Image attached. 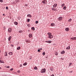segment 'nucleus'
I'll return each mask as SVG.
<instances>
[{
  "instance_id": "nucleus-1",
  "label": "nucleus",
  "mask_w": 76,
  "mask_h": 76,
  "mask_svg": "<svg viewBox=\"0 0 76 76\" xmlns=\"http://www.w3.org/2000/svg\"><path fill=\"white\" fill-rule=\"evenodd\" d=\"M48 35H49V36L48 37L49 38H53V36L51 35V33H48Z\"/></svg>"
},
{
  "instance_id": "nucleus-2",
  "label": "nucleus",
  "mask_w": 76,
  "mask_h": 76,
  "mask_svg": "<svg viewBox=\"0 0 76 76\" xmlns=\"http://www.w3.org/2000/svg\"><path fill=\"white\" fill-rule=\"evenodd\" d=\"M46 72V69L45 68H43L42 69L41 71V73H45Z\"/></svg>"
},
{
  "instance_id": "nucleus-3",
  "label": "nucleus",
  "mask_w": 76,
  "mask_h": 76,
  "mask_svg": "<svg viewBox=\"0 0 76 76\" xmlns=\"http://www.w3.org/2000/svg\"><path fill=\"white\" fill-rule=\"evenodd\" d=\"M8 32L10 33L12 31V29L11 28H10L8 29Z\"/></svg>"
},
{
  "instance_id": "nucleus-4",
  "label": "nucleus",
  "mask_w": 76,
  "mask_h": 76,
  "mask_svg": "<svg viewBox=\"0 0 76 76\" xmlns=\"http://www.w3.org/2000/svg\"><path fill=\"white\" fill-rule=\"evenodd\" d=\"M58 20L60 21V20H63V18L62 17H59L58 18Z\"/></svg>"
},
{
  "instance_id": "nucleus-5",
  "label": "nucleus",
  "mask_w": 76,
  "mask_h": 76,
  "mask_svg": "<svg viewBox=\"0 0 76 76\" xmlns=\"http://www.w3.org/2000/svg\"><path fill=\"white\" fill-rule=\"evenodd\" d=\"M47 1L46 0H44L42 1V3L43 4H46L47 3Z\"/></svg>"
},
{
  "instance_id": "nucleus-6",
  "label": "nucleus",
  "mask_w": 76,
  "mask_h": 76,
  "mask_svg": "<svg viewBox=\"0 0 76 76\" xmlns=\"http://www.w3.org/2000/svg\"><path fill=\"white\" fill-rule=\"evenodd\" d=\"M57 4H55L53 6V7L54 8V7L56 8V7H57Z\"/></svg>"
},
{
  "instance_id": "nucleus-7",
  "label": "nucleus",
  "mask_w": 76,
  "mask_h": 76,
  "mask_svg": "<svg viewBox=\"0 0 76 76\" xmlns=\"http://www.w3.org/2000/svg\"><path fill=\"white\" fill-rule=\"evenodd\" d=\"M71 39H72V40H76V37L71 38Z\"/></svg>"
},
{
  "instance_id": "nucleus-8",
  "label": "nucleus",
  "mask_w": 76,
  "mask_h": 76,
  "mask_svg": "<svg viewBox=\"0 0 76 76\" xmlns=\"http://www.w3.org/2000/svg\"><path fill=\"white\" fill-rule=\"evenodd\" d=\"M46 42H47V43H51L52 42V41H46Z\"/></svg>"
},
{
  "instance_id": "nucleus-9",
  "label": "nucleus",
  "mask_w": 76,
  "mask_h": 76,
  "mask_svg": "<svg viewBox=\"0 0 76 76\" xmlns=\"http://www.w3.org/2000/svg\"><path fill=\"white\" fill-rule=\"evenodd\" d=\"M61 54H64V53H65V51L63 50L61 52Z\"/></svg>"
},
{
  "instance_id": "nucleus-10",
  "label": "nucleus",
  "mask_w": 76,
  "mask_h": 76,
  "mask_svg": "<svg viewBox=\"0 0 76 76\" xmlns=\"http://www.w3.org/2000/svg\"><path fill=\"white\" fill-rule=\"evenodd\" d=\"M9 54L10 56H12V55H13V53H12V52H10L9 53Z\"/></svg>"
},
{
  "instance_id": "nucleus-11",
  "label": "nucleus",
  "mask_w": 76,
  "mask_h": 76,
  "mask_svg": "<svg viewBox=\"0 0 76 76\" xmlns=\"http://www.w3.org/2000/svg\"><path fill=\"white\" fill-rule=\"evenodd\" d=\"M29 38H31L32 37V35L31 34H29L28 35Z\"/></svg>"
},
{
  "instance_id": "nucleus-12",
  "label": "nucleus",
  "mask_w": 76,
  "mask_h": 76,
  "mask_svg": "<svg viewBox=\"0 0 76 76\" xmlns=\"http://www.w3.org/2000/svg\"><path fill=\"white\" fill-rule=\"evenodd\" d=\"M55 54L56 55V56H58V53L57 52H55Z\"/></svg>"
},
{
  "instance_id": "nucleus-13",
  "label": "nucleus",
  "mask_w": 76,
  "mask_h": 76,
  "mask_svg": "<svg viewBox=\"0 0 76 76\" xmlns=\"http://www.w3.org/2000/svg\"><path fill=\"white\" fill-rule=\"evenodd\" d=\"M65 31H69V28H66L65 29Z\"/></svg>"
},
{
  "instance_id": "nucleus-14",
  "label": "nucleus",
  "mask_w": 76,
  "mask_h": 76,
  "mask_svg": "<svg viewBox=\"0 0 76 76\" xmlns=\"http://www.w3.org/2000/svg\"><path fill=\"white\" fill-rule=\"evenodd\" d=\"M52 10H54V11H56V9H55L54 8H52Z\"/></svg>"
},
{
  "instance_id": "nucleus-15",
  "label": "nucleus",
  "mask_w": 76,
  "mask_h": 76,
  "mask_svg": "<svg viewBox=\"0 0 76 76\" xmlns=\"http://www.w3.org/2000/svg\"><path fill=\"white\" fill-rule=\"evenodd\" d=\"M5 56H7V52H5L4 53Z\"/></svg>"
},
{
  "instance_id": "nucleus-16",
  "label": "nucleus",
  "mask_w": 76,
  "mask_h": 76,
  "mask_svg": "<svg viewBox=\"0 0 76 76\" xmlns=\"http://www.w3.org/2000/svg\"><path fill=\"white\" fill-rule=\"evenodd\" d=\"M34 70H38V68L37 66H35L34 67Z\"/></svg>"
},
{
  "instance_id": "nucleus-17",
  "label": "nucleus",
  "mask_w": 76,
  "mask_h": 76,
  "mask_svg": "<svg viewBox=\"0 0 76 76\" xmlns=\"http://www.w3.org/2000/svg\"><path fill=\"white\" fill-rule=\"evenodd\" d=\"M27 16L28 17H29V18H31V17H32V16L30 14L27 15Z\"/></svg>"
},
{
  "instance_id": "nucleus-18",
  "label": "nucleus",
  "mask_w": 76,
  "mask_h": 76,
  "mask_svg": "<svg viewBox=\"0 0 76 76\" xmlns=\"http://www.w3.org/2000/svg\"><path fill=\"white\" fill-rule=\"evenodd\" d=\"M11 38H12V37L11 36H10L8 38V40L9 41H10V39H11Z\"/></svg>"
},
{
  "instance_id": "nucleus-19",
  "label": "nucleus",
  "mask_w": 76,
  "mask_h": 76,
  "mask_svg": "<svg viewBox=\"0 0 76 76\" xmlns=\"http://www.w3.org/2000/svg\"><path fill=\"white\" fill-rule=\"evenodd\" d=\"M0 63H4V62L3 61L0 60Z\"/></svg>"
},
{
  "instance_id": "nucleus-20",
  "label": "nucleus",
  "mask_w": 76,
  "mask_h": 76,
  "mask_svg": "<svg viewBox=\"0 0 76 76\" xmlns=\"http://www.w3.org/2000/svg\"><path fill=\"white\" fill-rule=\"evenodd\" d=\"M23 66H26V65H27V63L26 62H25L23 64Z\"/></svg>"
},
{
  "instance_id": "nucleus-21",
  "label": "nucleus",
  "mask_w": 76,
  "mask_h": 76,
  "mask_svg": "<svg viewBox=\"0 0 76 76\" xmlns=\"http://www.w3.org/2000/svg\"><path fill=\"white\" fill-rule=\"evenodd\" d=\"M15 24L16 25H17L18 24V23L16 22H15Z\"/></svg>"
},
{
  "instance_id": "nucleus-22",
  "label": "nucleus",
  "mask_w": 76,
  "mask_h": 76,
  "mask_svg": "<svg viewBox=\"0 0 76 76\" xmlns=\"http://www.w3.org/2000/svg\"><path fill=\"white\" fill-rule=\"evenodd\" d=\"M51 25L52 26H55V24L54 23L51 24Z\"/></svg>"
},
{
  "instance_id": "nucleus-23",
  "label": "nucleus",
  "mask_w": 76,
  "mask_h": 76,
  "mask_svg": "<svg viewBox=\"0 0 76 76\" xmlns=\"http://www.w3.org/2000/svg\"><path fill=\"white\" fill-rule=\"evenodd\" d=\"M31 29L33 30V31H35V28L34 27H32L31 28Z\"/></svg>"
},
{
  "instance_id": "nucleus-24",
  "label": "nucleus",
  "mask_w": 76,
  "mask_h": 76,
  "mask_svg": "<svg viewBox=\"0 0 76 76\" xmlns=\"http://www.w3.org/2000/svg\"><path fill=\"white\" fill-rule=\"evenodd\" d=\"M65 5V4H63L62 5V7H64V6Z\"/></svg>"
},
{
  "instance_id": "nucleus-25",
  "label": "nucleus",
  "mask_w": 76,
  "mask_h": 76,
  "mask_svg": "<svg viewBox=\"0 0 76 76\" xmlns=\"http://www.w3.org/2000/svg\"><path fill=\"white\" fill-rule=\"evenodd\" d=\"M64 10H66V7H64L63 8Z\"/></svg>"
},
{
  "instance_id": "nucleus-26",
  "label": "nucleus",
  "mask_w": 76,
  "mask_h": 76,
  "mask_svg": "<svg viewBox=\"0 0 76 76\" xmlns=\"http://www.w3.org/2000/svg\"><path fill=\"white\" fill-rule=\"evenodd\" d=\"M45 52H43V53H42L43 55L44 56L45 55Z\"/></svg>"
},
{
  "instance_id": "nucleus-27",
  "label": "nucleus",
  "mask_w": 76,
  "mask_h": 76,
  "mask_svg": "<svg viewBox=\"0 0 76 76\" xmlns=\"http://www.w3.org/2000/svg\"><path fill=\"white\" fill-rule=\"evenodd\" d=\"M72 20V19L70 18L68 20L69 22H71V21Z\"/></svg>"
},
{
  "instance_id": "nucleus-28",
  "label": "nucleus",
  "mask_w": 76,
  "mask_h": 76,
  "mask_svg": "<svg viewBox=\"0 0 76 76\" xmlns=\"http://www.w3.org/2000/svg\"><path fill=\"white\" fill-rule=\"evenodd\" d=\"M29 21H30V19H27V22H29Z\"/></svg>"
},
{
  "instance_id": "nucleus-29",
  "label": "nucleus",
  "mask_w": 76,
  "mask_h": 76,
  "mask_svg": "<svg viewBox=\"0 0 76 76\" xmlns=\"http://www.w3.org/2000/svg\"><path fill=\"white\" fill-rule=\"evenodd\" d=\"M39 52V53H40V52H41V50H40L39 49H38L37 50Z\"/></svg>"
},
{
  "instance_id": "nucleus-30",
  "label": "nucleus",
  "mask_w": 76,
  "mask_h": 76,
  "mask_svg": "<svg viewBox=\"0 0 76 76\" xmlns=\"http://www.w3.org/2000/svg\"><path fill=\"white\" fill-rule=\"evenodd\" d=\"M53 68L52 67L51 68V69H50V70H51V71H53Z\"/></svg>"
},
{
  "instance_id": "nucleus-31",
  "label": "nucleus",
  "mask_w": 76,
  "mask_h": 76,
  "mask_svg": "<svg viewBox=\"0 0 76 76\" xmlns=\"http://www.w3.org/2000/svg\"><path fill=\"white\" fill-rule=\"evenodd\" d=\"M0 2H1V3H2L3 2V0H0Z\"/></svg>"
},
{
  "instance_id": "nucleus-32",
  "label": "nucleus",
  "mask_w": 76,
  "mask_h": 76,
  "mask_svg": "<svg viewBox=\"0 0 76 76\" xmlns=\"http://www.w3.org/2000/svg\"><path fill=\"white\" fill-rule=\"evenodd\" d=\"M19 33H22V31H19Z\"/></svg>"
},
{
  "instance_id": "nucleus-33",
  "label": "nucleus",
  "mask_w": 76,
  "mask_h": 76,
  "mask_svg": "<svg viewBox=\"0 0 76 76\" xmlns=\"http://www.w3.org/2000/svg\"><path fill=\"white\" fill-rule=\"evenodd\" d=\"M11 47H13L14 46L13 45H11Z\"/></svg>"
},
{
  "instance_id": "nucleus-34",
  "label": "nucleus",
  "mask_w": 76,
  "mask_h": 76,
  "mask_svg": "<svg viewBox=\"0 0 76 76\" xmlns=\"http://www.w3.org/2000/svg\"><path fill=\"white\" fill-rule=\"evenodd\" d=\"M70 48H66V50H69Z\"/></svg>"
},
{
  "instance_id": "nucleus-35",
  "label": "nucleus",
  "mask_w": 76,
  "mask_h": 76,
  "mask_svg": "<svg viewBox=\"0 0 76 76\" xmlns=\"http://www.w3.org/2000/svg\"><path fill=\"white\" fill-rule=\"evenodd\" d=\"M10 70H11V71H12V70H13V68H11L10 69Z\"/></svg>"
},
{
  "instance_id": "nucleus-36",
  "label": "nucleus",
  "mask_w": 76,
  "mask_h": 76,
  "mask_svg": "<svg viewBox=\"0 0 76 76\" xmlns=\"http://www.w3.org/2000/svg\"><path fill=\"white\" fill-rule=\"evenodd\" d=\"M36 23H38V21H36Z\"/></svg>"
},
{
  "instance_id": "nucleus-37",
  "label": "nucleus",
  "mask_w": 76,
  "mask_h": 76,
  "mask_svg": "<svg viewBox=\"0 0 76 76\" xmlns=\"http://www.w3.org/2000/svg\"><path fill=\"white\" fill-rule=\"evenodd\" d=\"M26 42H28V40H26Z\"/></svg>"
},
{
  "instance_id": "nucleus-38",
  "label": "nucleus",
  "mask_w": 76,
  "mask_h": 76,
  "mask_svg": "<svg viewBox=\"0 0 76 76\" xmlns=\"http://www.w3.org/2000/svg\"><path fill=\"white\" fill-rule=\"evenodd\" d=\"M20 48H17V50H20Z\"/></svg>"
},
{
  "instance_id": "nucleus-39",
  "label": "nucleus",
  "mask_w": 76,
  "mask_h": 76,
  "mask_svg": "<svg viewBox=\"0 0 76 76\" xmlns=\"http://www.w3.org/2000/svg\"><path fill=\"white\" fill-rule=\"evenodd\" d=\"M6 9L7 10H8V7H6Z\"/></svg>"
},
{
  "instance_id": "nucleus-40",
  "label": "nucleus",
  "mask_w": 76,
  "mask_h": 76,
  "mask_svg": "<svg viewBox=\"0 0 76 76\" xmlns=\"http://www.w3.org/2000/svg\"><path fill=\"white\" fill-rule=\"evenodd\" d=\"M20 67H22V64H20Z\"/></svg>"
},
{
  "instance_id": "nucleus-41",
  "label": "nucleus",
  "mask_w": 76,
  "mask_h": 76,
  "mask_svg": "<svg viewBox=\"0 0 76 76\" xmlns=\"http://www.w3.org/2000/svg\"><path fill=\"white\" fill-rule=\"evenodd\" d=\"M3 28H4V29H5L6 28L5 27H4Z\"/></svg>"
},
{
  "instance_id": "nucleus-42",
  "label": "nucleus",
  "mask_w": 76,
  "mask_h": 76,
  "mask_svg": "<svg viewBox=\"0 0 76 76\" xmlns=\"http://www.w3.org/2000/svg\"><path fill=\"white\" fill-rule=\"evenodd\" d=\"M70 72H69V73H72L73 72V71H70Z\"/></svg>"
},
{
  "instance_id": "nucleus-43",
  "label": "nucleus",
  "mask_w": 76,
  "mask_h": 76,
  "mask_svg": "<svg viewBox=\"0 0 76 76\" xmlns=\"http://www.w3.org/2000/svg\"><path fill=\"white\" fill-rule=\"evenodd\" d=\"M51 76H54V74H52Z\"/></svg>"
},
{
  "instance_id": "nucleus-44",
  "label": "nucleus",
  "mask_w": 76,
  "mask_h": 76,
  "mask_svg": "<svg viewBox=\"0 0 76 76\" xmlns=\"http://www.w3.org/2000/svg\"><path fill=\"white\" fill-rule=\"evenodd\" d=\"M10 67V66H7V68H9V67Z\"/></svg>"
},
{
  "instance_id": "nucleus-45",
  "label": "nucleus",
  "mask_w": 76,
  "mask_h": 76,
  "mask_svg": "<svg viewBox=\"0 0 76 76\" xmlns=\"http://www.w3.org/2000/svg\"><path fill=\"white\" fill-rule=\"evenodd\" d=\"M72 64V63H70L69 64V65H71V64Z\"/></svg>"
},
{
  "instance_id": "nucleus-46",
  "label": "nucleus",
  "mask_w": 76,
  "mask_h": 76,
  "mask_svg": "<svg viewBox=\"0 0 76 76\" xmlns=\"http://www.w3.org/2000/svg\"><path fill=\"white\" fill-rule=\"evenodd\" d=\"M3 16H5V14H3Z\"/></svg>"
},
{
  "instance_id": "nucleus-47",
  "label": "nucleus",
  "mask_w": 76,
  "mask_h": 76,
  "mask_svg": "<svg viewBox=\"0 0 76 76\" xmlns=\"http://www.w3.org/2000/svg\"><path fill=\"white\" fill-rule=\"evenodd\" d=\"M40 50H42V48H40Z\"/></svg>"
},
{
  "instance_id": "nucleus-48",
  "label": "nucleus",
  "mask_w": 76,
  "mask_h": 76,
  "mask_svg": "<svg viewBox=\"0 0 76 76\" xmlns=\"http://www.w3.org/2000/svg\"><path fill=\"white\" fill-rule=\"evenodd\" d=\"M61 59L62 60H64V59L63 58H61Z\"/></svg>"
},
{
  "instance_id": "nucleus-49",
  "label": "nucleus",
  "mask_w": 76,
  "mask_h": 76,
  "mask_svg": "<svg viewBox=\"0 0 76 76\" xmlns=\"http://www.w3.org/2000/svg\"><path fill=\"white\" fill-rule=\"evenodd\" d=\"M18 72L19 73V72H20V71H18Z\"/></svg>"
},
{
  "instance_id": "nucleus-50",
  "label": "nucleus",
  "mask_w": 76,
  "mask_h": 76,
  "mask_svg": "<svg viewBox=\"0 0 76 76\" xmlns=\"http://www.w3.org/2000/svg\"><path fill=\"white\" fill-rule=\"evenodd\" d=\"M1 53V50L0 49V53Z\"/></svg>"
},
{
  "instance_id": "nucleus-51",
  "label": "nucleus",
  "mask_w": 76,
  "mask_h": 76,
  "mask_svg": "<svg viewBox=\"0 0 76 76\" xmlns=\"http://www.w3.org/2000/svg\"><path fill=\"white\" fill-rule=\"evenodd\" d=\"M1 69V67H0V69Z\"/></svg>"
},
{
  "instance_id": "nucleus-52",
  "label": "nucleus",
  "mask_w": 76,
  "mask_h": 76,
  "mask_svg": "<svg viewBox=\"0 0 76 76\" xmlns=\"http://www.w3.org/2000/svg\"><path fill=\"white\" fill-rule=\"evenodd\" d=\"M18 48H20V47H18Z\"/></svg>"
}]
</instances>
